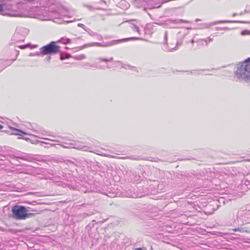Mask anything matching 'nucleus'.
<instances>
[{"instance_id":"obj_24","label":"nucleus","mask_w":250,"mask_h":250,"mask_svg":"<svg viewBox=\"0 0 250 250\" xmlns=\"http://www.w3.org/2000/svg\"><path fill=\"white\" fill-rule=\"evenodd\" d=\"M220 22H221V21H216V22H215L214 23V24H217V23H220Z\"/></svg>"},{"instance_id":"obj_17","label":"nucleus","mask_w":250,"mask_h":250,"mask_svg":"<svg viewBox=\"0 0 250 250\" xmlns=\"http://www.w3.org/2000/svg\"><path fill=\"white\" fill-rule=\"evenodd\" d=\"M78 149H81L83 150L86 151L87 150V147L85 146H83L82 147H80L78 148Z\"/></svg>"},{"instance_id":"obj_11","label":"nucleus","mask_w":250,"mask_h":250,"mask_svg":"<svg viewBox=\"0 0 250 250\" xmlns=\"http://www.w3.org/2000/svg\"><path fill=\"white\" fill-rule=\"evenodd\" d=\"M61 42L63 44H67L71 42V40L68 38H62L61 39Z\"/></svg>"},{"instance_id":"obj_13","label":"nucleus","mask_w":250,"mask_h":250,"mask_svg":"<svg viewBox=\"0 0 250 250\" xmlns=\"http://www.w3.org/2000/svg\"><path fill=\"white\" fill-rule=\"evenodd\" d=\"M98 60H99L100 61H104V62H109V61H112V60H113V58H112V57H111V58H110L109 59H101V58H99Z\"/></svg>"},{"instance_id":"obj_15","label":"nucleus","mask_w":250,"mask_h":250,"mask_svg":"<svg viewBox=\"0 0 250 250\" xmlns=\"http://www.w3.org/2000/svg\"><path fill=\"white\" fill-rule=\"evenodd\" d=\"M78 26L79 27H82L83 28V29H84L85 31H87V30L85 29V26L84 24H82V23H78Z\"/></svg>"},{"instance_id":"obj_10","label":"nucleus","mask_w":250,"mask_h":250,"mask_svg":"<svg viewBox=\"0 0 250 250\" xmlns=\"http://www.w3.org/2000/svg\"><path fill=\"white\" fill-rule=\"evenodd\" d=\"M15 132L14 133L15 135H21V133H22L23 134H27V133L21 130L18 129H14Z\"/></svg>"},{"instance_id":"obj_21","label":"nucleus","mask_w":250,"mask_h":250,"mask_svg":"<svg viewBox=\"0 0 250 250\" xmlns=\"http://www.w3.org/2000/svg\"><path fill=\"white\" fill-rule=\"evenodd\" d=\"M10 0H0V2H7V1H9Z\"/></svg>"},{"instance_id":"obj_4","label":"nucleus","mask_w":250,"mask_h":250,"mask_svg":"<svg viewBox=\"0 0 250 250\" xmlns=\"http://www.w3.org/2000/svg\"><path fill=\"white\" fill-rule=\"evenodd\" d=\"M60 48L55 44V42H51L40 48L41 53L42 55L55 54L60 52Z\"/></svg>"},{"instance_id":"obj_3","label":"nucleus","mask_w":250,"mask_h":250,"mask_svg":"<svg viewBox=\"0 0 250 250\" xmlns=\"http://www.w3.org/2000/svg\"><path fill=\"white\" fill-rule=\"evenodd\" d=\"M0 15L10 17H21L18 8L5 3L0 4Z\"/></svg>"},{"instance_id":"obj_6","label":"nucleus","mask_w":250,"mask_h":250,"mask_svg":"<svg viewBox=\"0 0 250 250\" xmlns=\"http://www.w3.org/2000/svg\"><path fill=\"white\" fill-rule=\"evenodd\" d=\"M28 30L25 28L18 27L13 36V40L16 41H24L25 37L28 34Z\"/></svg>"},{"instance_id":"obj_7","label":"nucleus","mask_w":250,"mask_h":250,"mask_svg":"<svg viewBox=\"0 0 250 250\" xmlns=\"http://www.w3.org/2000/svg\"><path fill=\"white\" fill-rule=\"evenodd\" d=\"M113 44L111 42H107L104 44H102L101 43L98 42H93L90 43L86 44L84 45V47H91V46H102V47H105V46H108L112 45Z\"/></svg>"},{"instance_id":"obj_28","label":"nucleus","mask_w":250,"mask_h":250,"mask_svg":"<svg viewBox=\"0 0 250 250\" xmlns=\"http://www.w3.org/2000/svg\"><path fill=\"white\" fill-rule=\"evenodd\" d=\"M91 67H95V66L93 65H90Z\"/></svg>"},{"instance_id":"obj_19","label":"nucleus","mask_w":250,"mask_h":250,"mask_svg":"<svg viewBox=\"0 0 250 250\" xmlns=\"http://www.w3.org/2000/svg\"><path fill=\"white\" fill-rule=\"evenodd\" d=\"M234 231H241L242 229L240 228H235L233 229Z\"/></svg>"},{"instance_id":"obj_12","label":"nucleus","mask_w":250,"mask_h":250,"mask_svg":"<svg viewBox=\"0 0 250 250\" xmlns=\"http://www.w3.org/2000/svg\"><path fill=\"white\" fill-rule=\"evenodd\" d=\"M241 34L243 36H244V35H250V31L247 30H244V31L241 32Z\"/></svg>"},{"instance_id":"obj_8","label":"nucleus","mask_w":250,"mask_h":250,"mask_svg":"<svg viewBox=\"0 0 250 250\" xmlns=\"http://www.w3.org/2000/svg\"><path fill=\"white\" fill-rule=\"evenodd\" d=\"M129 26L133 30L136 31L138 33H140V30L139 29V27L137 25L133 23V22H130L129 23Z\"/></svg>"},{"instance_id":"obj_23","label":"nucleus","mask_w":250,"mask_h":250,"mask_svg":"<svg viewBox=\"0 0 250 250\" xmlns=\"http://www.w3.org/2000/svg\"><path fill=\"white\" fill-rule=\"evenodd\" d=\"M50 59H51L50 56H48V57H47V58H46V59L47 60V61H48V62H49V61H50Z\"/></svg>"},{"instance_id":"obj_29","label":"nucleus","mask_w":250,"mask_h":250,"mask_svg":"<svg viewBox=\"0 0 250 250\" xmlns=\"http://www.w3.org/2000/svg\"><path fill=\"white\" fill-rule=\"evenodd\" d=\"M193 42H194V41H193V40H192V41H191V42H192V43H193Z\"/></svg>"},{"instance_id":"obj_20","label":"nucleus","mask_w":250,"mask_h":250,"mask_svg":"<svg viewBox=\"0 0 250 250\" xmlns=\"http://www.w3.org/2000/svg\"><path fill=\"white\" fill-rule=\"evenodd\" d=\"M27 46H28V45H21V46H19V47H20L21 49H24V48H25Z\"/></svg>"},{"instance_id":"obj_18","label":"nucleus","mask_w":250,"mask_h":250,"mask_svg":"<svg viewBox=\"0 0 250 250\" xmlns=\"http://www.w3.org/2000/svg\"><path fill=\"white\" fill-rule=\"evenodd\" d=\"M41 53V52H37L35 54H33L32 53H31L30 54H29V56H34V55H39Z\"/></svg>"},{"instance_id":"obj_26","label":"nucleus","mask_w":250,"mask_h":250,"mask_svg":"<svg viewBox=\"0 0 250 250\" xmlns=\"http://www.w3.org/2000/svg\"><path fill=\"white\" fill-rule=\"evenodd\" d=\"M135 250H142V249L141 248H137Z\"/></svg>"},{"instance_id":"obj_25","label":"nucleus","mask_w":250,"mask_h":250,"mask_svg":"<svg viewBox=\"0 0 250 250\" xmlns=\"http://www.w3.org/2000/svg\"><path fill=\"white\" fill-rule=\"evenodd\" d=\"M60 59L61 60H63L64 59L63 57L62 56H61Z\"/></svg>"},{"instance_id":"obj_5","label":"nucleus","mask_w":250,"mask_h":250,"mask_svg":"<svg viewBox=\"0 0 250 250\" xmlns=\"http://www.w3.org/2000/svg\"><path fill=\"white\" fill-rule=\"evenodd\" d=\"M167 38V33L166 32L164 36L163 50L167 52L172 51L175 50L178 42L175 40H170L168 42Z\"/></svg>"},{"instance_id":"obj_2","label":"nucleus","mask_w":250,"mask_h":250,"mask_svg":"<svg viewBox=\"0 0 250 250\" xmlns=\"http://www.w3.org/2000/svg\"><path fill=\"white\" fill-rule=\"evenodd\" d=\"M28 211H36L31 208H25L22 206L16 205L12 208L13 217L18 220H24L33 215V213H28Z\"/></svg>"},{"instance_id":"obj_16","label":"nucleus","mask_w":250,"mask_h":250,"mask_svg":"<svg viewBox=\"0 0 250 250\" xmlns=\"http://www.w3.org/2000/svg\"><path fill=\"white\" fill-rule=\"evenodd\" d=\"M174 22L176 23H180V22H185L183 20H175L173 21Z\"/></svg>"},{"instance_id":"obj_9","label":"nucleus","mask_w":250,"mask_h":250,"mask_svg":"<svg viewBox=\"0 0 250 250\" xmlns=\"http://www.w3.org/2000/svg\"><path fill=\"white\" fill-rule=\"evenodd\" d=\"M197 43H198V45H203L204 43H206V45L208 44V40H199L197 41Z\"/></svg>"},{"instance_id":"obj_1","label":"nucleus","mask_w":250,"mask_h":250,"mask_svg":"<svg viewBox=\"0 0 250 250\" xmlns=\"http://www.w3.org/2000/svg\"><path fill=\"white\" fill-rule=\"evenodd\" d=\"M235 76L240 81L250 82V58L237 65Z\"/></svg>"},{"instance_id":"obj_22","label":"nucleus","mask_w":250,"mask_h":250,"mask_svg":"<svg viewBox=\"0 0 250 250\" xmlns=\"http://www.w3.org/2000/svg\"><path fill=\"white\" fill-rule=\"evenodd\" d=\"M206 40H208V42H211L212 41V39L210 38H208V39H207Z\"/></svg>"},{"instance_id":"obj_27","label":"nucleus","mask_w":250,"mask_h":250,"mask_svg":"<svg viewBox=\"0 0 250 250\" xmlns=\"http://www.w3.org/2000/svg\"><path fill=\"white\" fill-rule=\"evenodd\" d=\"M2 128H3L2 125H0V129H2Z\"/></svg>"},{"instance_id":"obj_14","label":"nucleus","mask_w":250,"mask_h":250,"mask_svg":"<svg viewBox=\"0 0 250 250\" xmlns=\"http://www.w3.org/2000/svg\"><path fill=\"white\" fill-rule=\"evenodd\" d=\"M140 38H139L133 37V38L125 39L122 40V41H127V40H140Z\"/></svg>"}]
</instances>
